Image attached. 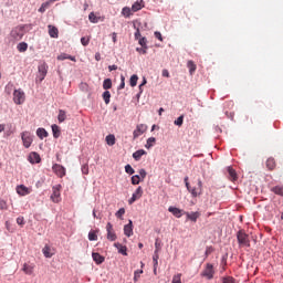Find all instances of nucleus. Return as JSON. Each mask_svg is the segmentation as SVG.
Masks as SVG:
<instances>
[{
    "mask_svg": "<svg viewBox=\"0 0 283 283\" xmlns=\"http://www.w3.org/2000/svg\"><path fill=\"white\" fill-rule=\"evenodd\" d=\"M211 253H213V248H212V247L207 248V249H206V258L209 256V255H211Z\"/></svg>",
    "mask_w": 283,
    "mask_h": 283,
    "instance_id": "obj_58",
    "label": "nucleus"
},
{
    "mask_svg": "<svg viewBox=\"0 0 283 283\" xmlns=\"http://www.w3.org/2000/svg\"><path fill=\"white\" fill-rule=\"evenodd\" d=\"M189 192L191 193L192 198H198V196H200V193H202L200 191V188H190Z\"/></svg>",
    "mask_w": 283,
    "mask_h": 283,
    "instance_id": "obj_39",
    "label": "nucleus"
},
{
    "mask_svg": "<svg viewBox=\"0 0 283 283\" xmlns=\"http://www.w3.org/2000/svg\"><path fill=\"white\" fill-rule=\"evenodd\" d=\"M21 140L23 144V147H25V149H30V147H32V143H34V138L32 137V133L24 130L21 133Z\"/></svg>",
    "mask_w": 283,
    "mask_h": 283,
    "instance_id": "obj_2",
    "label": "nucleus"
},
{
    "mask_svg": "<svg viewBox=\"0 0 283 283\" xmlns=\"http://www.w3.org/2000/svg\"><path fill=\"white\" fill-rule=\"evenodd\" d=\"M169 213H172L175 218H182V210L176 207H169L168 208Z\"/></svg>",
    "mask_w": 283,
    "mask_h": 283,
    "instance_id": "obj_18",
    "label": "nucleus"
},
{
    "mask_svg": "<svg viewBox=\"0 0 283 283\" xmlns=\"http://www.w3.org/2000/svg\"><path fill=\"white\" fill-rule=\"evenodd\" d=\"M276 196H283V186H275L271 189Z\"/></svg>",
    "mask_w": 283,
    "mask_h": 283,
    "instance_id": "obj_34",
    "label": "nucleus"
},
{
    "mask_svg": "<svg viewBox=\"0 0 283 283\" xmlns=\"http://www.w3.org/2000/svg\"><path fill=\"white\" fill-rule=\"evenodd\" d=\"M0 209L1 211H8V202L3 199H0Z\"/></svg>",
    "mask_w": 283,
    "mask_h": 283,
    "instance_id": "obj_46",
    "label": "nucleus"
},
{
    "mask_svg": "<svg viewBox=\"0 0 283 283\" xmlns=\"http://www.w3.org/2000/svg\"><path fill=\"white\" fill-rule=\"evenodd\" d=\"M187 67L190 72V74H193L197 70L196 63H193V61H191V60L188 61Z\"/></svg>",
    "mask_w": 283,
    "mask_h": 283,
    "instance_id": "obj_31",
    "label": "nucleus"
},
{
    "mask_svg": "<svg viewBox=\"0 0 283 283\" xmlns=\"http://www.w3.org/2000/svg\"><path fill=\"white\" fill-rule=\"evenodd\" d=\"M160 249H163V242L160 241V239H156V241H155L156 253H159Z\"/></svg>",
    "mask_w": 283,
    "mask_h": 283,
    "instance_id": "obj_43",
    "label": "nucleus"
},
{
    "mask_svg": "<svg viewBox=\"0 0 283 283\" xmlns=\"http://www.w3.org/2000/svg\"><path fill=\"white\" fill-rule=\"evenodd\" d=\"M266 167H268V169H270V171H273V169H275V159L269 158L266 160Z\"/></svg>",
    "mask_w": 283,
    "mask_h": 283,
    "instance_id": "obj_32",
    "label": "nucleus"
},
{
    "mask_svg": "<svg viewBox=\"0 0 283 283\" xmlns=\"http://www.w3.org/2000/svg\"><path fill=\"white\" fill-rule=\"evenodd\" d=\"M17 224H19V227H23V224H25V219L23 217H18Z\"/></svg>",
    "mask_w": 283,
    "mask_h": 283,
    "instance_id": "obj_53",
    "label": "nucleus"
},
{
    "mask_svg": "<svg viewBox=\"0 0 283 283\" xmlns=\"http://www.w3.org/2000/svg\"><path fill=\"white\" fill-rule=\"evenodd\" d=\"M54 174H56V176H59V178H63V176H65V167L59 165V164H54L52 167Z\"/></svg>",
    "mask_w": 283,
    "mask_h": 283,
    "instance_id": "obj_11",
    "label": "nucleus"
},
{
    "mask_svg": "<svg viewBox=\"0 0 283 283\" xmlns=\"http://www.w3.org/2000/svg\"><path fill=\"white\" fill-rule=\"evenodd\" d=\"M106 144L109 146V147H114V145H116V136L114 135H107L106 136Z\"/></svg>",
    "mask_w": 283,
    "mask_h": 283,
    "instance_id": "obj_26",
    "label": "nucleus"
},
{
    "mask_svg": "<svg viewBox=\"0 0 283 283\" xmlns=\"http://www.w3.org/2000/svg\"><path fill=\"white\" fill-rule=\"evenodd\" d=\"M159 258H160V256L158 255V252L155 251V252H154V255H153V260H159Z\"/></svg>",
    "mask_w": 283,
    "mask_h": 283,
    "instance_id": "obj_64",
    "label": "nucleus"
},
{
    "mask_svg": "<svg viewBox=\"0 0 283 283\" xmlns=\"http://www.w3.org/2000/svg\"><path fill=\"white\" fill-rule=\"evenodd\" d=\"M53 192L51 195L52 202L59 203L61 202V185L53 186Z\"/></svg>",
    "mask_w": 283,
    "mask_h": 283,
    "instance_id": "obj_6",
    "label": "nucleus"
},
{
    "mask_svg": "<svg viewBox=\"0 0 283 283\" xmlns=\"http://www.w3.org/2000/svg\"><path fill=\"white\" fill-rule=\"evenodd\" d=\"M81 43H82V45H84V46H87V45H90V38H81Z\"/></svg>",
    "mask_w": 283,
    "mask_h": 283,
    "instance_id": "obj_54",
    "label": "nucleus"
},
{
    "mask_svg": "<svg viewBox=\"0 0 283 283\" xmlns=\"http://www.w3.org/2000/svg\"><path fill=\"white\" fill-rule=\"evenodd\" d=\"M112 39H113V43H116V41H117V34H116V32H113Z\"/></svg>",
    "mask_w": 283,
    "mask_h": 283,
    "instance_id": "obj_63",
    "label": "nucleus"
},
{
    "mask_svg": "<svg viewBox=\"0 0 283 283\" xmlns=\"http://www.w3.org/2000/svg\"><path fill=\"white\" fill-rule=\"evenodd\" d=\"M136 51L139 52V54H147V46L137 48Z\"/></svg>",
    "mask_w": 283,
    "mask_h": 283,
    "instance_id": "obj_56",
    "label": "nucleus"
},
{
    "mask_svg": "<svg viewBox=\"0 0 283 283\" xmlns=\"http://www.w3.org/2000/svg\"><path fill=\"white\" fill-rule=\"evenodd\" d=\"M129 85L130 87H136V85H138V75L134 74L130 76Z\"/></svg>",
    "mask_w": 283,
    "mask_h": 283,
    "instance_id": "obj_36",
    "label": "nucleus"
},
{
    "mask_svg": "<svg viewBox=\"0 0 283 283\" xmlns=\"http://www.w3.org/2000/svg\"><path fill=\"white\" fill-rule=\"evenodd\" d=\"M138 176L143 180L144 178H147V171L145 169H139Z\"/></svg>",
    "mask_w": 283,
    "mask_h": 283,
    "instance_id": "obj_55",
    "label": "nucleus"
},
{
    "mask_svg": "<svg viewBox=\"0 0 283 283\" xmlns=\"http://www.w3.org/2000/svg\"><path fill=\"white\" fill-rule=\"evenodd\" d=\"M213 275H216L213 264L207 263L205 270L201 272V277H206V280H213Z\"/></svg>",
    "mask_w": 283,
    "mask_h": 283,
    "instance_id": "obj_5",
    "label": "nucleus"
},
{
    "mask_svg": "<svg viewBox=\"0 0 283 283\" xmlns=\"http://www.w3.org/2000/svg\"><path fill=\"white\" fill-rule=\"evenodd\" d=\"M43 255L44 258H52V255H54V252H52V248H50V245H45L42 249Z\"/></svg>",
    "mask_w": 283,
    "mask_h": 283,
    "instance_id": "obj_25",
    "label": "nucleus"
},
{
    "mask_svg": "<svg viewBox=\"0 0 283 283\" xmlns=\"http://www.w3.org/2000/svg\"><path fill=\"white\" fill-rule=\"evenodd\" d=\"M161 76H165L166 78H169V71L167 69H164L161 72Z\"/></svg>",
    "mask_w": 283,
    "mask_h": 283,
    "instance_id": "obj_57",
    "label": "nucleus"
},
{
    "mask_svg": "<svg viewBox=\"0 0 283 283\" xmlns=\"http://www.w3.org/2000/svg\"><path fill=\"white\" fill-rule=\"evenodd\" d=\"M187 220H191V222H198V218H200V212H186Z\"/></svg>",
    "mask_w": 283,
    "mask_h": 283,
    "instance_id": "obj_19",
    "label": "nucleus"
},
{
    "mask_svg": "<svg viewBox=\"0 0 283 283\" xmlns=\"http://www.w3.org/2000/svg\"><path fill=\"white\" fill-rule=\"evenodd\" d=\"M123 17L129 19L132 17V9L129 7H124L122 10Z\"/></svg>",
    "mask_w": 283,
    "mask_h": 283,
    "instance_id": "obj_33",
    "label": "nucleus"
},
{
    "mask_svg": "<svg viewBox=\"0 0 283 283\" xmlns=\"http://www.w3.org/2000/svg\"><path fill=\"white\" fill-rule=\"evenodd\" d=\"M228 174L232 182H235V180H238V172H235V169H233V167H228Z\"/></svg>",
    "mask_w": 283,
    "mask_h": 283,
    "instance_id": "obj_21",
    "label": "nucleus"
},
{
    "mask_svg": "<svg viewBox=\"0 0 283 283\" xmlns=\"http://www.w3.org/2000/svg\"><path fill=\"white\" fill-rule=\"evenodd\" d=\"M22 271H24L27 275H32V273L34 272V268L32 265H29L28 263H24Z\"/></svg>",
    "mask_w": 283,
    "mask_h": 283,
    "instance_id": "obj_28",
    "label": "nucleus"
},
{
    "mask_svg": "<svg viewBox=\"0 0 283 283\" xmlns=\"http://www.w3.org/2000/svg\"><path fill=\"white\" fill-rule=\"evenodd\" d=\"M182 123H185V115H180V116L175 120V125H177V127H182Z\"/></svg>",
    "mask_w": 283,
    "mask_h": 283,
    "instance_id": "obj_42",
    "label": "nucleus"
},
{
    "mask_svg": "<svg viewBox=\"0 0 283 283\" xmlns=\"http://www.w3.org/2000/svg\"><path fill=\"white\" fill-rule=\"evenodd\" d=\"M155 144H156V137H150L147 139L145 147L146 149H151V147H154Z\"/></svg>",
    "mask_w": 283,
    "mask_h": 283,
    "instance_id": "obj_37",
    "label": "nucleus"
},
{
    "mask_svg": "<svg viewBox=\"0 0 283 283\" xmlns=\"http://www.w3.org/2000/svg\"><path fill=\"white\" fill-rule=\"evenodd\" d=\"M15 191L19 196H29L31 193V189L25 187L24 185L17 186Z\"/></svg>",
    "mask_w": 283,
    "mask_h": 283,
    "instance_id": "obj_12",
    "label": "nucleus"
},
{
    "mask_svg": "<svg viewBox=\"0 0 283 283\" xmlns=\"http://www.w3.org/2000/svg\"><path fill=\"white\" fill-rule=\"evenodd\" d=\"M108 70L109 72H114L115 70H118V66L113 64L108 66Z\"/></svg>",
    "mask_w": 283,
    "mask_h": 283,
    "instance_id": "obj_62",
    "label": "nucleus"
},
{
    "mask_svg": "<svg viewBox=\"0 0 283 283\" xmlns=\"http://www.w3.org/2000/svg\"><path fill=\"white\" fill-rule=\"evenodd\" d=\"M140 275H143V270H137L134 273V282H138L140 280Z\"/></svg>",
    "mask_w": 283,
    "mask_h": 283,
    "instance_id": "obj_47",
    "label": "nucleus"
},
{
    "mask_svg": "<svg viewBox=\"0 0 283 283\" xmlns=\"http://www.w3.org/2000/svg\"><path fill=\"white\" fill-rule=\"evenodd\" d=\"M13 103L15 105H23L25 103V93L21 88L13 92Z\"/></svg>",
    "mask_w": 283,
    "mask_h": 283,
    "instance_id": "obj_4",
    "label": "nucleus"
},
{
    "mask_svg": "<svg viewBox=\"0 0 283 283\" xmlns=\"http://www.w3.org/2000/svg\"><path fill=\"white\" fill-rule=\"evenodd\" d=\"M237 240L240 247H251V240L249 234L244 230H239L237 233Z\"/></svg>",
    "mask_w": 283,
    "mask_h": 283,
    "instance_id": "obj_1",
    "label": "nucleus"
},
{
    "mask_svg": "<svg viewBox=\"0 0 283 283\" xmlns=\"http://www.w3.org/2000/svg\"><path fill=\"white\" fill-rule=\"evenodd\" d=\"M140 198H143V187L139 186L128 200V203L134 205V202H136V200H140Z\"/></svg>",
    "mask_w": 283,
    "mask_h": 283,
    "instance_id": "obj_8",
    "label": "nucleus"
},
{
    "mask_svg": "<svg viewBox=\"0 0 283 283\" xmlns=\"http://www.w3.org/2000/svg\"><path fill=\"white\" fill-rule=\"evenodd\" d=\"M143 156H147V151L145 149H139L133 154V158L136 161L140 160Z\"/></svg>",
    "mask_w": 283,
    "mask_h": 283,
    "instance_id": "obj_20",
    "label": "nucleus"
},
{
    "mask_svg": "<svg viewBox=\"0 0 283 283\" xmlns=\"http://www.w3.org/2000/svg\"><path fill=\"white\" fill-rule=\"evenodd\" d=\"M138 43L142 45V48H147V38H140Z\"/></svg>",
    "mask_w": 283,
    "mask_h": 283,
    "instance_id": "obj_51",
    "label": "nucleus"
},
{
    "mask_svg": "<svg viewBox=\"0 0 283 283\" xmlns=\"http://www.w3.org/2000/svg\"><path fill=\"white\" fill-rule=\"evenodd\" d=\"M17 50L20 52H28V43L21 42L17 45Z\"/></svg>",
    "mask_w": 283,
    "mask_h": 283,
    "instance_id": "obj_38",
    "label": "nucleus"
},
{
    "mask_svg": "<svg viewBox=\"0 0 283 283\" xmlns=\"http://www.w3.org/2000/svg\"><path fill=\"white\" fill-rule=\"evenodd\" d=\"M53 137L59 138L61 136V127L59 125L53 124L52 126Z\"/></svg>",
    "mask_w": 283,
    "mask_h": 283,
    "instance_id": "obj_29",
    "label": "nucleus"
},
{
    "mask_svg": "<svg viewBox=\"0 0 283 283\" xmlns=\"http://www.w3.org/2000/svg\"><path fill=\"white\" fill-rule=\"evenodd\" d=\"M106 231H107V240L111 242H115L116 240V232H114V226L112 223L106 224Z\"/></svg>",
    "mask_w": 283,
    "mask_h": 283,
    "instance_id": "obj_9",
    "label": "nucleus"
},
{
    "mask_svg": "<svg viewBox=\"0 0 283 283\" xmlns=\"http://www.w3.org/2000/svg\"><path fill=\"white\" fill-rule=\"evenodd\" d=\"M118 90H125V75H120V84Z\"/></svg>",
    "mask_w": 283,
    "mask_h": 283,
    "instance_id": "obj_52",
    "label": "nucleus"
},
{
    "mask_svg": "<svg viewBox=\"0 0 283 283\" xmlns=\"http://www.w3.org/2000/svg\"><path fill=\"white\" fill-rule=\"evenodd\" d=\"M29 163H31V165H36L41 163V155H39V153L36 151L30 153Z\"/></svg>",
    "mask_w": 283,
    "mask_h": 283,
    "instance_id": "obj_13",
    "label": "nucleus"
},
{
    "mask_svg": "<svg viewBox=\"0 0 283 283\" xmlns=\"http://www.w3.org/2000/svg\"><path fill=\"white\" fill-rule=\"evenodd\" d=\"M155 36L158 39V41H163V34L160 32L156 31Z\"/></svg>",
    "mask_w": 283,
    "mask_h": 283,
    "instance_id": "obj_60",
    "label": "nucleus"
},
{
    "mask_svg": "<svg viewBox=\"0 0 283 283\" xmlns=\"http://www.w3.org/2000/svg\"><path fill=\"white\" fill-rule=\"evenodd\" d=\"M65 60L73 61L74 63H76V57L69 55L66 53H62L57 56V61H65Z\"/></svg>",
    "mask_w": 283,
    "mask_h": 283,
    "instance_id": "obj_22",
    "label": "nucleus"
},
{
    "mask_svg": "<svg viewBox=\"0 0 283 283\" xmlns=\"http://www.w3.org/2000/svg\"><path fill=\"white\" fill-rule=\"evenodd\" d=\"M36 136L40 137L41 140H43V138H48V130H45V128H38Z\"/></svg>",
    "mask_w": 283,
    "mask_h": 283,
    "instance_id": "obj_27",
    "label": "nucleus"
},
{
    "mask_svg": "<svg viewBox=\"0 0 283 283\" xmlns=\"http://www.w3.org/2000/svg\"><path fill=\"white\" fill-rule=\"evenodd\" d=\"M125 171H126V174H129V176H134V174H135V170L132 167V165H126L125 166Z\"/></svg>",
    "mask_w": 283,
    "mask_h": 283,
    "instance_id": "obj_48",
    "label": "nucleus"
},
{
    "mask_svg": "<svg viewBox=\"0 0 283 283\" xmlns=\"http://www.w3.org/2000/svg\"><path fill=\"white\" fill-rule=\"evenodd\" d=\"M39 70V74L41 76V81H43L45 78V76H48V64L42 63L38 66Z\"/></svg>",
    "mask_w": 283,
    "mask_h": 283,
    "instance_id": "obj_14",
    "label": "nucleus"
},
{
    "mask_svg": "<svg viewBox=\"0 0 283 283\" xmlns=\"http://www.w3.org/2000/svg\"><path fill=\"white\" fill-rule=\"evenodd\" d=\"M103 90H112V80L111 78L104 80Z\"/></svg>",
    "mask_w": 283,
    "mask_h": 283,
    "instance_id": "obj_40",
    "label": "nucleus"
},
{
    "mask_svg": "<svg viewBox=\"0 0 283 283\" xmlns=\"http://www.w3.org/2000/svg\"><path fill=\"white\" fill-rule=\"evenodd\" d=\"M116 218H119V220L123 219V217L125 216V208H120L116 213H115Z\"/></svg>",
    "mask_w": 283,
    "mask_h": 283,
    "instance_id": "obj_49",
    "label": "nucleus"
},
{
    "mask_svg": "<svg viewBox=\"0 0 283 283\" xmlns=\"http://www.w3.org/2000/svg\"><path fill=\"white\" fill-rule=\"evenodd\" d=\"M88 240L91 242H95L96 240H98V235L96 234V231L88 232Z\"/></svg>",
    "mask_w": 283,
    "mask_h": 283,
    "instance_id": "obj_41",
    "label": "nucleus"
},
{
    "mask_svg": "<svg viewBox=\"0 0 283 283\" xmlns=\"http://www.w3.org/2000/svg\"><path fill=\"white\" fill-rule=\"evenodd\" d=\"M102 96H103L105 104L109 105V101L112 98V93H109V91H105Z\"/></svg>",
    "mask_w": 283,
    "mask_h": 283,
    "instance_id": "obj_35",
    "label": "nucleus"
},
{
    "mask_svg": "<svg viewBox=\"0 0 283 283\" xmlns=\"http://www.w3.org/2000/svg\"><path fill=\"white\" fill-rule=\"evenodd\" d=\"M140 180H143L140 178V176L139 175H135V176L132 177V185H140Z\"/></svg>",
    "mask_w": 283,
    "mask_h": 283,
    "instance_id": "obj_44",
    "label": "nucleus"
},
{
    "mask_svg": "<svg viewBox=\"0 0 283 283\" xmlns=\"http://www.w3.org/2000/svg\"><path fill=\"white\" fill-rule=\"evenodd\" d=\"M185 182H186V187L189 191V189H191V186L189 185V177H185Z\"/></svg>",
    "mask_w": 283,
    "mask_h": 283,
    "instance_id": "obj_61",
    "label": "nucleus"
},
{
    "mask_svg": "<svg viewBox=\"0 0 283 283\" xmlns=\"http://www.w3.org/2000/svg\"><path fill=\"white\" fill-rule=\"evenodd\" d=\"M92 258L95 264H103V262H105V256L101 255L98 252H93Z\"/></svg>",
    "mask_w": 283,
    "mask_h": 283,
    "instance_id": "obj_17",
    "label": "nucleus"
},
{
    "mask_svg": "<svg viewBox=\"0 0 283 283\" xmlns=\"http://www.w3.org/2000/svg\"><path fill=\"white\" fill-rule=\"evenodd\" d=\"M135 39L136 41L140 40V29H136Z\"/></svg>",
    "mask_w": 283,
    "mask_h": 283,
    "instance_id": "obj_59",
    "label": "nucleus"
},
{
    "mask_svg": "<svg viewBox=\"0 0 283 283\" xmlns=\"http://www.w3.org/2000/svg\"><path fill=\"white\" fill-rule=\"evenodd\" d=\"M145 8V1L143 0H137L133 6H132V12H138L139 10H143Z\"/></svg>",
    "mask_w": 283,
    "mask_h": 283,
    "instance_id": "obj_15",
    "label": "nucleus"
},
{
    "mask_svg": "<svg viewBox=\"0 0 283 283\" xmlns=\"http://www.w3.org/2000/svg\"><path fill=\"white\" fill-rule=\"evenodd\" d=\"M88 21H90L91 23H98V21H103V18L96 15V13H94V12H91V13L88 14Z\"/></svg>",
    "mask_w": 283,
    "mask_h": 283,
    "instance_id": "obj_24",
    "label": "nucleus"
},
{
    "mask_svg": "<svg viewBox=\"0 0 283 283\" xmlns=\"http://www.w3.org/2000/svg\"><path fill=\"white\" fill-rule=\"evenodd\" d=\"M10 34L15 41H21V39H23V35L25 34V27L18 25L11 30Z\"/></svg>",
    "mask_w": 283,
    "mask_h": 283,
    "instance_id": "obj_3",
    "label": "nucleus"
},
{
    "mask_svg": "<svg viewBox=\"0 0 283 283\" xmlns=\"http://www.w3.org/2000/svg\"><path fill=\"white\" fill-rule=\"evenodd\" d=\"M66 118H67V114L65 113V111L60 109L57 115L59 123H65Z\"/></svg>",
    "mask_w": 283,
    "mask_h": 283,
    "instance_id": "obj_30",
    "label": "nucleus"
},
{
    "mask_svg": "<svg viewBox=\"0 0 283 283\" xmlns=\"http://www.w3.org/2000/svg\"><path fill=\"white\" fill-rule=\"evenodd\" d=\"M223 283H235V279H233L232 276H226L222 280Z\"/></svg>",
    "mask_w": 283,
    "mask_h": 283,
    "instance_id": "obj_50",
    "label": "nucleus"
},
{
    "mask_svg": "<svg viewBox=\"0 0 283 283\" xmlns=\"http://www.w3.org/2000/svg\"><path fill=\"white\" fill-rule=\"evenodd\" d=\"M124 235L132 238L134 235V223L132 220L128 221V224L124 226Z\"/></svg>",
    "mask_w": 283,
    "mask_h": 283,
    "instance_id": "obj_10",
    "label": "nucleus"
},
{
    "mask_svg": "<svg viewBox=\"0 0 283 283\" xmlns=\"http://www.w3.org/2000/svg\"><path fill=\"white\" fill-rule=\"evenodd\" d=\"M114 248L118 250V253L122 255H127V247L120 244V243H114Z\"/></svg>",
    "mask_w": 283,
    "mask_h": 283,
    "instance_id": "obj_23",
    "label": "nucleus"
},
{
    "mask_svg": "<svg viewBox=\"0 0 283 283\" xmlns=\"http://www.w3.org/2000/svg\"><path fill=\"white\" fill-rule=\"evenodd\" d=\"M145 132H147V125L138 124L136 126V129L133 132L134 140H136V138H138L139 136H143V134H145Z\"/></svg>",
    "mask_w": 283,
    "mask_h": 283,
    "instance_id": "obj_7",
    "label": "nucleus"
},
{
    "mask_svg": "<svg viewBox=\"0 0 283 283\" xmlns=\"http://www.w3.org/2000/svg\"><path fill=\"white\" fill-rule=\"evenodd\" d=\"M172 283H182V274L178 273L174 275Z\"/></svg>",
    "mask_w": 283,
    "mask_h": 283,
    "instance_id": "obj_45",
    "label": "nucleus"
},
{
    "mask_svg": "<svg viewBox=\"0 0 283 283\" xmlns=\"http://www.w3.org/2000/svg\"><path fill=\"white\" fill-rule=\"evenodd\" d=\"M49 35L51 39H59V29L52 24H49Z\"/></svg>",
    "mask_w": 283,
    "mask_h": 283,
    "instance_id": "obj_16",
    "label": "nucleus"
}]
</instances>
